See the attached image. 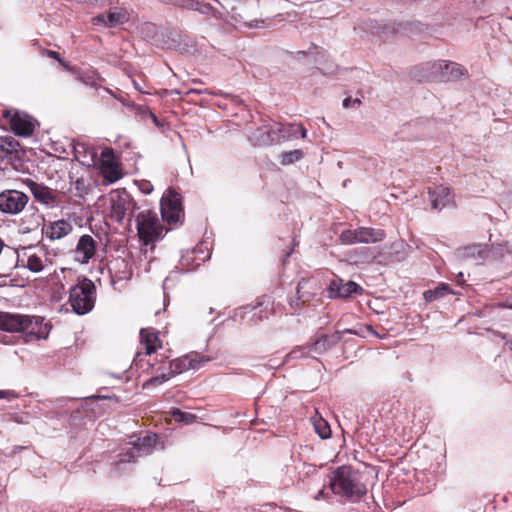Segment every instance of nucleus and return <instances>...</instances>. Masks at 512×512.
<instances>
[{"mask_svg": "<svg viewBox=\"0 0 512 512\" xmlns=\"http://www.w3.org/2000/svg\"><path fill=\"white\" fill-rule=\"evenodd\" d=\"M329 486L332 493L350 501H357L367 493L362 475L351 466L338 467L330 477Z\"/></svg>", "mask_w": 512, "mask_h": 512, "instance_id": "f257e3e1", "label": "nucleus"}, {"mask_svg": "<svg viewBox=\"0 0 512 512\" xmlns=\"http://www.w3.org/2000/svg\"><path fill=\"white\" fill-rule=\"evenodd\" d=\"M76 158L84 165H98L103 178L109 183H114L121 178V172L114 161V152L110 148L101 151L99 159H96V153L93 148H88L84 144L75 146Z\"/></svg>", "mask_w": 512, "mask_h": 512, "instance_id": "f03ea898", "label": "nucleus"}, {"mask_svg": "<svg viewBox=\"0 0 512 512\" xmlns=\"http://www.w3.org/2000/svg\"><path fill=\"white\" fill-rule=\"evenodd\" d=\"M223 10H225V18L223 21L236 28H259L264 23L263 20H259L256 15L258 12V3H251L250 6L245 4L230 5L229 3L221 4Z\"/></svg>", "mask_w": 512, "mask_h": 512, "instance_id": "7ed1b4c3", "label": "nucleus"}, {"mask_svg": "<svg viewBox=\"0 0 512 512\" xmlns=\"http://www.w3.org/2000/svg\"><path fill=\"white\" fill-rule=\"evenodd\" d=\"M209 361L210 358L200 355L199 353H190L185 355L170 362L167 367V373H158L156 376L151 377L146 382H144L143 388L149 389L152 386L161 385L174 377L176 374H180L190 369H199Z\"/></svg>", "mask_w": 512, "mask_h": 512, "instance_id": "20e7f679", "label": "nucleus"}, {"mask_svg": "<svg viewBox=\"0 0 512 512\" xmlns=\"http://www.w3.org/2000/svg\"><path fill=\"white\" fill-rule=\"evenodd\" d=\"M96 288L88 278L79 279L77 284L71 287L69 303L72 310L78 315L89 313L95 305Z\"/></svg>", "mask_w": 512, "mask_h": 512, "instance_id": "39448f33", "label": "nucleus"}, {"mask_svg": "<svg viewBox=\"0 0 512 512\" xmlns=\"http://www.w3.org/2000/svg\"><path fill=\"white\" fill-rule=\"evenodd\" d=\"M136 229L139 240L144 245H149L162 237L163 226L155 211L141 210L135 217Z\"/></svg>", "mask_w": 512, "mask_h": 512, "instance_id": "423d86ee", "label": "nucleus"}, {"mask_svg": "<svg viewBox=\"0 0 512 512\" xmlns=\"http://www.w3.org/2000/svg\"><path fill=\"white\" fill-rule=\"evenodd\" d=\"M109 202L110 217L118 223H121L127 215H132L136 208L134 199L125 190L112 191L109 196Z\"/></svg>", "mask_w": 512, "mask_h": 512, "instance_id": "0eeeda50", "label": "nucleus"}, {"mask_svg": "<svg viewBox=\"0 0 512 512\" xmlns=\"http://www.w3.org/2000/svg\"><path fill=\"white\" fill-rule=\"evenodd\" d=\"M133 438L131 437L130 441L132 446L120 455L118 465L134 462L137 457L149 454L156 446L157 435L155 433H147L143 438H137L136 440H133Z\"/></svg>", "mask_w": 512, "mask_h": 512, "instance_id": "6e6552de", "label": "nucleus"}, {"mask_svg": "<svg viewBox=\"0 0 512 512\" xmlns=\"http://www.w3.org/2000/svg\"><path fill=\"white\" fill-rule=\"evenodd\" d=\"M29 197L22 191L6 189L0 192V212L7 215L21 213L28 204Z\"/></svg>", "mask_w": 512, "mask_h": 512, "instance_id": "1a4fd4ad", "label": "nucleus"}, {"mask_svg": "<svg viewBox=\"0 0 512 512\" xmlns=\"http://www.w3.org/2000/svg\"><path fill=\"white\" fill-rule=\"evenodd\" d=\"M327 292L331 299H346L353 295H361L363 288L354 281L344 282L341 278H335L330 281Z\"/></svg>", "mask_w": 512, "mask_h": 512, "instance_id": "9d476101", "label": "nucleus"}, {"mask_svg": "<svg viewBox=\"0 0 512 512\" xmlns=\"http://www.w3.org/2000/svg\"><path fill=\"white\" fill-rule=\"evenodd\" d=\"M182 214L181 202L177 194L171 191L164 195L161 199V215L162 218L170 224L177 223Z\"/></svg>", "mask_w": 512, "mask_h": 512, "instance_id": "9b49d317", "label": "nucleus"}, {"mask_svg": "<svg viewBox=\"0 0 512 512\" xmlns=\"http://www.w3.org/2000/svg\"><path fill=\"white\" fill-rule=\"evenodd\" d=\"M27 321L23 324V329L20 332L26 334V341L44 340L47 339L50 333V326L43 323L41 317L29 316Z\"/></svg>", "mask_w": 512, "mask_h": 512, "instance_id": "f8f14e48", "label": "nucleus"}, {"mask_svg": "<svg viewBox=\"0 0 512 512\" xmlns=\"http://www.w3.org/2000/svg\"><path fill=\"white\" fill-rule=\"evenodd\" d=\"M4 117H10L12 131L22 137H29L33 134L34 124L32 119L24 113L15 112L12 116L9 110L3 111Z\"/></svg>", "mask_w": 512, "mask_h": 512, "instance_id": "ddd939ff", "label": "nucleus"}, {"mask_svg": "<svg viewBox=\"0 0 512 512\" xmlns=\"http://www.w3.org/2000/svg\"><path fill=\"white\" fill-rule=\"evenodd\" d=\"M441 65V60L419 64L413 68L412 75L419 82L441 80Z\"/></svg>", "mask_w": 512, "mask_h": 512, "instance_id": "4468645a", "label": "nucleus"}, {"mask_svg": "<svg viewBox=\"0 0 512 512\" xmlns=\"http://www.w3.org/2000/svg\"><path fill=\"white\" fill-rule=\"evenodd\" d=\"M29 188L37 202L50 208L58 206L59 196L55 190L34 181H30Z\"/></svg>", "mask_w": 512, "mask_h": 512, "instance_id": "2eb2a0df", "label": "nucleus"}, {"mask_svg": "<svg viewBox=\"0 0 512 512\" xmlns=\"http://www.w3.org/2000/svg\"><path fill=\"white\" fill-rule=\"evenodd\" d=\"M97 243L94 238L88 234L82 235L74 250V259L80 264H87L96 253Z\"/></svg>", "mask_w": 512, "mask_h": 512, "instance_id": "dca6fc26", "label": "nucleus"}, {"mask_svg": "<svg viewBox=\"0 0 512 512\" xmlns=\"http://www.w3.org/2000/svg\"><path fill=\"white\" fill-rule=\"evenodd\" d=\"M428 195L433 209L441 210L453 203L454 194L449 187L439 185L428 188Z\"/></svg>", "mask_w": 512, "mask_h": 512, "instance_id": "f3484780", "label": "nucleus"}, {"mask_svg": "<svg viewBox=\"0 0 512 512\" xmlns=\"http://www.w3.org/2000/svg\"><path fill=\"white\" fill-rule=\"evenodd\" d=\"M27 321H30L28 315L0 311V330L11 333L20 332Z\"/></svg>", "mask_w": 512, "mask_h": 512, "instance_id": "a211bd4d", "label": "nucleus"}, {"mask_svg": "<svg viewBox=\"0 0 512 512\" xmlns=\"http://www.w3.org/2000/svg\"><path fill=\"white\" fill-rule=\"evenodd\" d=\"M488 249L486 245L472 244L460 248L456 251V257L461 260H473L475 262L484 261L487 257Z\"/></svg>", "mask_w": 512, "mask_h": 512, "instance_id": "6ab92c4d", "label": "nucleus"}, {"mask_svg": "<svg viewBox=\"0 0 512 512\" xmlns=\"http://www.w3.org/2000/svg\"><path fill=\"white\" fill-rule=\"evenodd\" d=\"M72 230L73 226L69 221L60 219L49 223L44 229V234L51 240H58L70 234Z\"/></svg>", "mask_w": 512, "mask_h": 512, "instance_id": "aec40b11", "label": "nucleus"}, {"mask_svg": "<svg viewBox=\"0 0 512 512\" xmlns=\"http://www.w3.org/2000/svg\"><path fill=\"white\" fill-rule=\"evenodd\" d=\"M357 240L359 243H376L384 239L383 230H376L368 227H359L355 229Z\"/></svg>", "mask_w": 512, "mask_h": 512, "instance_id": "412c9836", "label": "nucleus"}, {"mask_svg": "<svg viewBox=\"0 0 512 512\" xmlns=\"http://www.w3.org/2000/svg\"><path fill=\"white\" fill-rule=\"evenodd\" d=\"M186 9L195 10L204 15H212L216 19L223 20L225 18V10H218L208 3H200L199 0H189Z\"/></svg>", "mask_w": 512, "mask_h": 512, "instance_id": "4be33fe9", "label": "nucleus"}, {"mask_svg": "<svg viewBox=\"0 0 512 512\" xmlns=\"http://www.w3.org/2000/svg\"><path fill=\"white\" fill-rule=\"evenodd\" d=\"M75 78L81 83L90 86L94 89H98L100 87L99 82L103 79L99 76V74L95 71H81L74 68V71H70Z\"/></svg>", "mask_w": 512, "mask_h": 512, "instance_id": "5701e85b", "label": "nucleus"}, {"mask_svg": "<svg viewBox=\"0 0 512 512\" xmlns=\"http://www.w3.org/2000/svg\"><path fill=\"white\" fill-rule=\"evenodd\" d=\"M441 62V81L457 80L463 75V68L458 63L447 62L445 60H441Z\"/></svg>", "mask_w": 512, "mask_h": 512, "instance_id": "b1692460", "label": "nucleus"}, {"mask_svg": "<svg viewBox=\"0 0 512 512\" xmlns=\"http://www.w3.org/2000/svg\"><path fill=\"white\" fill-rule=\"evenodd\" d=\"M340 340L338 333L332 335H321L310 347L311 351L321 354L335 345Z\"/></svg>", "mask_w": 512, "mask_h": 512, "instance_id": "393cba45", "label": "nucleus"}, {"mask_svg": "<svg viewBox=\"0 0 512 512\" xmlns=\"http://www.w3.org/2000/svg\"><path fill=\"white\" fill-rule=\"evenodd\" d=\"M140 338L141 345L144 347L146 355H151L156 351L159 339L155 333L147 329H141Z\"/></svg>", "mask_w": 512, "mask_h": 512, "instance_id": "a878e982", "label": "nucleus"}, {"mask_svg": "<svg viewBox=\"0 0 512 512\" xmlns=\"http://www.w3.org/2000/svg\"><path fill=\"white\" fill-rule=\"evenodd\" d=\"M269 137V132L265 125L252 132L249 139L254 145L269 146L271 145V139Z\"/></svg>", "mask_w": 512, "mask_h": 512, "instance_id": "bb28decb", "label": "nucleus"}, {"mask_svg": "<svg viewBox=\"0 0 512 512\" xmlns=\"http://www.w3.org/2000/svg\"><path fill=\"white\" fill-rule=\"evenodd\" d=\"M23 266L33 273H39L45 267L44 259L36 253H30L27 254V261Z\"/></svg>", "mask_w": 512, "mask_h": 512, "instance_id": "cd10ccee", "label": "nucleus"}, {"mask_svg": "<svg viewBox=\"0 0 512 512\" xmlns=\"http://www.w3.org/2000/svg\"><path fill=\"white\" fill-rule=\"evenodd\" d=\"M450 293H452L450 286L446 283H441L435 289L424 292V297L427 301H433Z\"/></svg>", "mask_w": 512, "mask_h": 512, "instance_id": "c85d7f7f", "label": "nucleus"}, {"mask_svg": "<svg viewBox=\"0 0 512 512\" xmlns=\"http://www.w3.org/2000/svg\"><path fill=\"white\" fill-rule=\"evenodd\" d=\"M169 414L176 422L184 423L186 425L192 424L196 420V416L194 414L181 411L178 408H172Z\"/></svg>", "mask_w": 512, "mask_h": 512, "instance_id": "c756f323", "label": "nucleus"}, {"mask_svg": "<svg viewBox=\"0 0 512 512\" xmlns=\"http://www.w3.org/2000/svg\"><path fill=\"white\" fill-rule=\"evenodd\" d=\"M109 27H114L118 24H123L128 20L127 13L121 9H115L107 14Z\"/></svg>", "mask_w": 512, "mask_h": 512, "instance_id": "7c9ffc66", "label": "nucleus"}, {"mask_svg": "<svg viewBox=\"0 0 512 512\" xmlns=\"http://www.w3.org/2000/svg\"><path fill=\"white\" fill-rule=\"evenodd\" d=\"M303 157V152L300 149H295L288 152H283L280 155V162L282 165H290L300 160Z\"/></svg>", "mask_w": 512, "mask_h": 512, "instance_id": "2f4dec72", "label": "nucleus"}, {"mask_svg": "<svg viewBox=\"0 0 512 512\" xmlns=\"http://www.w3.org/2000/svg\"><path fill=\"white\" fill-rule=\"evenodd\" d=\"M314 428L316 433L320 436L322 439H327L331 435V429L327 421H325L322 418H319L318 420L314 421Z\"/></svg>", "mask_w": 512, "mask_h": 512, "instance_id": "473e14b6", "label": "nucleus"}, {"mask_svg": "<svg viewBox=\"0 0 512 512\" xmlns=\"http://www.w3.org/2000/svg\"><path fill=\"white\" fill-rule=\"evenodd\" d=\"M268 132H269V138L271 139V145L277 144L282 142V124L281 123H274L272 125H266Z\"/></svg>", "mask_w": 512, "mask_h": 512, "instance_id": "72a5a7b5", "label": "nucleus"}, {"mask_svg": "<svg viewBox=\"0 0 512 512\" xmlns=\"http://www.w3.org/2000/svg\"><path fill=\"white\" fill-rule=\"evenodd\" d=\"M340 241L342 244H345V245H352V244H356V243H359L358 240H357V236H356V232L355 230H344L341 234H340Z\"/></svg>", "mask_w": 512, "mask_h": 512, "instance_id": "f704fd0d", "label": "nucleus"}, {"mask_svg": "<svg viewBox=\"0 0 512 512\" xmlns=\"http://www.w3.org/2000/svg\"><path fill=\"white\" fill-rule=\"evenodd\" d=\"M71 189L76 191L75 195L78 197H83L88 191L85 180L83 178H77L75 181H73L71 183Z\"/></svg>", "mask_w": 512, "mask_h": 512, "instance_id": "c9c22d12", "label": "nucleus"}, {"mask_svg": "<svg viewBox=\"0 0 512 512\" xmlns=\"http://www.w3.org/2000/svg\"><path fill=\"white\" fill-rule=\"evenodd\" d=\"M310 352H311L310 347L300 346V347L293 349L289 354H287L286 358L287 359L303 358V357H307Z\"/></svg>", "mask_w": 512, "mask_h": 512, "instance_id": "e433bc0d", "label": "nucleus"}, {"mask_svg": "<svg viewBox=\"0 0 512 512\" xmlns=\"http://www.w3.org/2000/svg\"><path fill=\"white\" fill-rule=\"evenodd\" d=\"M281 130H282V133H281L280 137H282V141L290 140V139L296 137V124H287V125L282 124Z\"/></svg>", "mask_w": 512, "mask_h": 512, "instance_id": "4c0bfd02", "label": "nucleus"}, {"mask_svg": "<svg viewBox=\"0 0 512 512\" xmlns=\"http://www.w3.org/2000/svg\"><path fill=\"white\" fill-rule=\"evenodd\" d=\"M156 26L152 23H144L141 27V32L143 36L151 38L156 33Z\"/></svg>", "mask_w": 512, "mask_h": 512, "instance_id": "58836bf2", "label": "nucleus"}, {"mask_svg": "<svg viewBox=\"0 0 512 512\" xmlns=\"http://www.w3.org/2000/svg\"><path fill=\"white\" fill-rule=\"evenodd\" d=\"M46 54L50 58L57 59L59 63L68 71H74V67L69 66L63 59L60 58L59 53L53 50H47Z\"/></svg>", "mask_w": 512, "mask_h": 512, "instance_id": "ea45409f", "label": "nucleus"}, {"mask_svg": "<svg viewBox=\"0 0 512 512\" xmlns=\"http://www.w3.org/2000/svg\"><path fill=\"white\" fill-rule=\"evenodd\" d=\"M108 94H110L111 96H113L114 98H116L118 101H120L124 106L132 109L133 111L135 110L137 104H135L134 102H131V101H128L126 100L125 98L123 97H118L117 95L114 94V92L108 88H105L104 89Z\"/></svg>", "mask_w": 512, "mask_h": 512, "instance_id": "a19ab883", "label": "nucleus"}, {"mask_svg": "<svg viewBox=\"0 0 512 512\" xmlns=\"http://www.w3.org/2000/svg\"><path fill=\"white\" fill-rule=\"evenodd\" d=\"M317 472V467L313 464L303 463L301 473L305 476H311Z\"/></svg>", "mask_w": 512, "mask_h": 512, "instance_id": "79ce46f5", "label": "nucleus"}, {"mask_svg": "<svg viewBox=\"0 0 512 512\" xmlns=\"http://www.w3.org/2000/svg\"><path fill=\"white\" fill-rule=\"evenodd\" d=\"M18 397V394L13 390H0V399L12 401Z\"/></svg>", "mask_w": 512, "mask_h": 512, "instance_id": "37998d69", "label": "nucleus"}, {"mask_svg": "<svg viewBox=\"0 0 512 512\" xmlns=\"http://www.w3.org/2000/svg\"><path fill=\"white\" fill-rule=\"evenodd\" d=\"M256 307L257 306L255 305H246L244 307H241L240 309L235 311V317L240 316V318H244L245 313L255 310Z\"/></svg>", "mask_w": 512, "mask_h": 512, "instance_id": "c03bdc74", "label": "nucleus"}, {"mask_svg": "<svg viewBox=\"0 0 512 512\" xmlns=\"http://www.w3.org/2000/svg\"><path fill=\"white\" fill-rule=\"evenodd\" d=\"M139 189L144 194H150L153 191V186L149 181L143 180L139 184Z\"/></svg>", "mask_w": 512, "mask_h": 512, "instance_id": "a18cd8bd", "label": "nucleus"}, {"mask_svg": "<svg viewBox=\"0 0 512 512\" xmlns=\"http://www.w3.org/2000/svg\"><path fill=\"white\" fill-rule=\"evenodd\" d=\"M93 23H94V25L103 24L104 26L109 27L107 14H100V15L96 16L93 19Z\"/></svg>", "mask_w": 512, "mask_h": 512, "instance_id": "49530a36", "label": "nucleus"}, {"mask_svg": "<svg viewBox=\"0 0 512 512\" xmlns=\"http://www.w3.org/2000/svg\"><path fill=\"white\" fill-rule=\"evenodd\" d=\"M145 110H150L148 107L146 106H142V105H138L136 106L134 112L135 114L139 115L143 120L148 118L147 117V112Z\"/></svg>", "mask_w": 512, "mask_h": 512, "instance_id": "de8ad7c7", "label": "nucleus"}, {"mask_svg": "<svg viewBox=\"0 0 512 512\" xmlns=\"http://www.w3.org/2000/svg\"><path fill=\"white\" fill-rule=\"evenodd\" d=\"M360 100L359 99H352L350 97H347L343 100V107L345 108H349L352 104H357V105H360Z\"/></svg>", "mask_w": 512, "mask_h": 512, "instance_id": "09e8293b", "label": "nucleus"}, {"mask_svg": "<svg viewBox=\"0 0 512 512\" xmlns=\"http://www.w3.org/2000/svg\"><path fill=\"white\" fill-rule=\"evenodd\" d=\"M162 2L179 5L181 7L186 8V4H188L189 0H161Z\"/></svg>", "mask_w": 512, "mask_h": 512, "instance_id": "8fccbe9b", "label": "nucleus"}, {"mask_svg": "<svg viewBox=\"0 0 512 512\" xmlns=\"http://www.w3.org/2000/svg\"><path fill=\"white\" fill-rule=\"evenodd\" d=\"M300 134L302 138H306L307 130L302 124H296V135Z\"/></svg>", "mask_w": 512, "mask_h": 512, "instance_id": "3c124183", "label": "nucleus"}, {"mask_svg": "<svg viewBox=\"0 0 512 512\" xmlns=\"http://www.w3.org/2000/svg\"><path fill=\"white\" fill-rule=\"evenodd\" d=\"M145 111L147 112V117L150 118L156 126H160V122H159L157 116L151 110H145Z\"/></svg>", "mask_w": 512, "mask_h": 512, "instance_id": "603ef678", "label": "nucleus"}, {"mask_svg": "<svg viewBox=\"0 0 512 512\" xmlns=\"http://www.w3.org/2000/svg\"><path fill=\"white\" fill-rule=\"evenodd\" d=\"M329 493L326 492V489L323 488L321 490H319L315 496H314V499L315 500H320V499H323V498H326L328 496Z\"/></svg>", "mask_w": 512, "mask_h": 512, "instance_id": "864d4df0", "label": "nucleus"}, {"mask_svg": "<svg viewBox=\"0 0 512 512\" xmlns=\"http://www.w3.org/2000/svg\"><path fill=\"white\" fill-rule=\"evenodd\" d=\"M307 284V281L305 280H301L299 283H298V286H297V293L299 294V299H304V295L301 294V290L305 287V285Z\"/></svg>", "mask_w": 512, "mask_h": 512, "instance_id": "5fc2aeb1", "label": "nucleus"}, {"mask_svg": "<svg viewBox=\"0 0 512 512\" xmlns=\"http://www.w3.org/2000/svg\"><path fill=\"white\" fill-rule=\"evenodd\" d=\"M362 251L364 253V255H363L364 260L369 261V260L373 259V256L369 253V250L367 248H362Z\"/></svg>", "mask_w": 512, "mask_h": 512, "instance_id": "6e6d98bb", "label": "nucleus"}, {"mask_svg": "<svg viewBox=\"0 0 512 512\" xmlns=\"http://www.w3.org/2000/svg\"><path fill=\"white\" fill-rule=\"evenodd\" d=\"M133 85H134L136 90H138L141 93H144V91L142 90L141 86L135 80H133Z\"/></svg>", "mask_w": 512, "mask_h": 512, "instance_id": "4d7b16f0", "label": "nucleus"}, {"mask_svg": "<svg viewBox=\"0 0 512 512\" xmlns=\"http://www.w3.org/2000/svg\"><path fill=\"white\" fill-rule=\"evenodd\" d=\"M113 0H95L94 4H105V3H112Z\"/></svg>", "mask_w": 512, "mask_h": 512, "instance_id": "13d9d810", "label": "nucleus"}, {"mask_svg": "<svg viewBox=\"0 0 512 512\" xmlns=\"http://www.w3.org/2000/svg\"><path fill=\"white\" fill-rule=\"evenodd\" d=\"M22 449H24V447L22 446H16L14 449H13V453H18L19 451H21Z\"/></svg>", "mask_w": 512, "mask_h": 512, "instance_id": "bf43d9fd", "label": "nucleus"}, {"mask_svg": "<svg viewBox=\"0 0 512 512\" xmlns=\"http://www.w3.org/2000/svg\"><path fill=\"white\" fill-rule=\"evenodd\" d=\"M6 277H7L6 275H1V274H0V286L5 284L4 279H5Z\"/></svg>", "mask_w": 512, "mask_h": 512, "instance_id": "052dcab7", "label": "nucleus"}, {"mask_svg": "<svg viewBox=\"0 0 512 512\" xmlns=\"http://www.w3.org/2000/svg\"><path fill=\"white\" fill-rule=\"evenodd\" d=\"M80 3H92L94 4L95 0H79Z\"/></svg>", "mask_w": 512, "mask_h": 512, "instance_id": "680f3d73", "label": "nucleus"}, {"mask_svg": "<svg viewBox=\"0 0 512 512\" xmlns=\"http://www.w3.org/2000/svg\"><path fill=\"white\" fill-rule=\"evenodd\" d=\"M167 367H168V366H166V367H161V368L159 369V371H160L159 373H167Z\"/></svg>", "mask_w": 512, "mask_h": 512, "instance_id": "e2e57ef3", "label": "nucleus"}, {"mask_svg": "<svg viewBox=\"0 0 512 512\" xmlns=\"http://www.w3.org/2000/svg\"><path fill=\"white\" fill-rule=\"evenodd\" d=\"M4 247V242L0 239V253L2 252Z\"/></svg>", "mask_w": 512, "mask_h": 512, "instance_id": "0e129e2a", "label": "nucleus"}, {"mask_svg": "<svg viewBox=\"0 0 512 512\" xmlns=\"http://www.w3.org/2000/svg\"><path fill=\"white\" fill-rule=\"evenodd\" d=\"M506 345L508 346V348L512 351V341L510 342H507Z\"/></svg>", "mask_w": 512, "mask_h": 512, "instance_id": "69168bd1", "label": "nucleus"}]
</instances>
